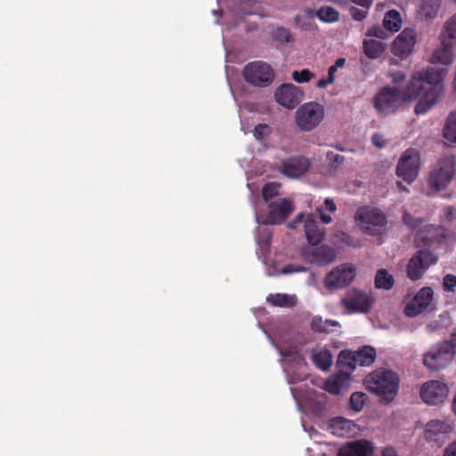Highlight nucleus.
Returning a JSON list of instances; mask_svg holds the SVG:
<instances>
[{
	"label": "nucleus",
	"instance_id": "dca6fc26",
	"mask_svg": "<svg viewBox=\"0 0 456 456\" xmlns=\"http://www.w3.org/2000/svg\"><path fill=\"white\" fill-rule=\"evenodd\" d=\"M448 392V387L445 383L438 380H430L422 385L419 395L425 403L437 405L444 401Z\"/></svg>",
	"mask_w": 456,
	"mask_h": 456
},
{
	"label": "nucleus",
	"instance_id": "20e7f679",
	"mask_svg": "<svg viewBox=\"0 0 456 456\" xmlns=\"http://www.w3.org/2000/svg\"><path fill=\"white\" fill-rule=\"evenodd\" d=\"M456 159L453 155H444L437 159L432 167L428 177V188L438 192L451 183L455 175Z\"/></svg>",
	"mask_w": 456,
	"mask_h": 456
},
{
	"label": "nucleus",
	"instance_id": "412c9836",
	"mask_svg": "<svg viewBox=\"0 0 456 456\" xmlns=\"http://www.w3.org/2000/svg\"><path fill=\"white\" fill-rule=\"evenodd\" d=\"M268 209V216L265 224H281L292 213L293 204L289 200L282 199L281 201L271 203Z\"/></svg>",
	"mask_w": 456,
	"mask_h": 456
},
{
	"label": "nucleus",
	"instance_id": "09e8293b",
	"mask_svg": "<svg viewBox=\"0 0 456 456\" xmlns=\"http://www.w3.org/2000/svg\"><path fill=\"white\" fill-rule=\"evenodd\" d=\"M372 143L378 148H383L386 144L384 136L379 133H376L371 137Z\"/></svg>",
	"mask_w": 456,
	"mask_h": 456
},
{
	"label": "nucleus",
	"instance_id": "e2e57ef3",
	"mask_svg": "<svg viewBox=\"0 0 456 456\" xmlns=\"http://www.w3.org/2000/svg\"><path fill=\"white\" fill-rule=\"evenodd\" d=\"M330 1L338 5H346L348 2V0H330Z\"/></svg>",
	"mask_w": 456,
	"mask_h": 456
},
{
	"label": "nucleus",
	"instance_id": "338daca9",
	"mask_svg": "<svg viewBox=\"0 0 456 456\" xmlns=\"http://www.w3.org/2000/svg\"><path fill=\"white\" fill-rule=\"evenodd\" d=\"M337 70V65H331L329 69H328V73L330 74H333L336 72Z\"/></svg>",
	"mask_w": 456,
	"mask_h": 456
},
{
	"label": "nucleus",
	"instance_id": "1a4fd4ad",
	"mask_svg": "<svg viewBox=\"0 0 456 456\" xmlns=\"http://www.w3.org/2000/svg\"><path fill=\"white\" fill-rule=\"evenodd\" d=\"M355 220L360 228L370 235L380 233L387 224V216L379 209L368 207L357 210Z\"/></svg>",
	"mask_w": 456,
	"mask_h": 456
},
{
	"label": "nucleus",
	"instance_id": "423d86ee",
	"mask_svg": "<svg viewBox=\"0 0 456 456\" xmlns=\"http://www.w3.org/2000/svg\"><path fill=\"white\" fill-rule=\"evenodd\" d=\"M324 114L322 104L315 102L304 103L296 111V124L303 131H312L322 121Z\"/></svg>",
	"mask_w": 456,
	"mask_h": 456
},
{
	"label": "nucleus",
	"instance_id": "58836bf2",
	"mask_svg": "<svg viewBox=\"0 0 456 456\" xmlns=\"http://www.w3.org/2000/svg\"><path fill=\"white\" fill-rule=\"evenodd\" d=\"M279 192V185L275 183H267L264 185L262 189V195L265 201L270 200L278 195Z\"/></svg>",
	"mask_w": 456,
	"mask_h": 456
},
{
	"label": "nucleus",
	"instance_id": "864d4df0",
	"mask_svg": "<svg viewBox=\"0 0 456 456\" xmlns=\"http://www.w3.org/2000/svg\"><path fill=\"white\" fill-rule=\"evenodd\" d=\"M354 4L360 5L362 8L370 9L372 5L373 0H350Z\"/></svg>",
	"mask_w": 456,
	"mask_h": 456
},
{
	"label": "nucleus",
	"instance_id": "603ef678",
	"mask_svg": "<svg viewBox=\"0 0 456 456\" xmlns=\"http://www.w3.org/2000/svg\"><path fill=\"white\" fill-rule=\"evenodd\" d=\"M303 219H304V214L303 213L297 214L295 220H293L288 224V227L290 229H296L297 227V225L300 223H302Z\"/></svg>",
	"mask_w": 456,
	"mask_h": 456
},
{
	"label": "nucleus",
	"instance_id": "c9c22d12",
	"mask_svg": "<svg viewBox=\"0 0 456 456\" xmlns=\"http://www.w3.org/2000/svg\"><path fill=\"white\" fill-rule=\"evenodd\" d=\"M319 20L326 23H334L339 20V12L333 7L323 5L316 12Z\"/></svg>",
	"mask_w": 456,
	"mask_h": 456
},
{
	"label": "nucleus",
	"instance_id": "72a5a7b5",
	"mask_svg": "<svg viewBox=\"0 0 456 456\" xmlns=\"http://www.w3.org/2000/svg\"><path fill=\"white\" fill-rule=\"evenodd\" d=\"M443 135L447 142L456 143V111L448 116L443 129Z\"/></svg>",
	"mask_w": 456,
	"mask_h": 456
},
{
	"label": "nucleus",
	"instance_id": "c756f323",
	"mask_svg": "<svg viewBox=\"0 0 456 456\" xmlns=\"http://www.w3.org/2000/svg\"><path fill=\"white\" fill-rule=\"evenodd\" d=\"M386 50V44L375 39L363 41V53L370 59L379 58Z\"/></svg>",
	"mask_w": 456,
	"mask_h": 456
},
{
	"label": "nucleus",
	"instance_id": "5701e85b",
	"mask_svg": "<svg viewBox=\"0 0 456 456\" xmlns=\"http://www.w3.org/2000/svg\"><path fill=\"white\" fill-rule=\"evenodd\" d=\"M372 444L362 439L347 443L339 449L338 456H372Z\"/></svg>",
	"mask_w": 456,
	"mask_h": 456
},
{
	"label": "nucleus",
	"instance_id": "f704fd0d",
	"mask_svg": "<svg viewBox=\"0 0 456 456\" xmlns=\"http://www.w3.org/2000/svg\"><path fill=\"white\" fill-rule=\"evenodd\" d=\"M267 301L275 306L281 307H289L293 306L296 304V297L294 296H289L287 294H270L267 297Z\"/></svg>",
	"mask_w": 456,
	"mask_h": 456
},
{
	"label": "nucleus",
	"instance_id": "5fc2aeb1",
	"mask_svg": "<svg viewBox=\"0 0 456 456\" xmlns=\"http://www.w3.org/2000/svg\"><path fill=\"white\" fill-rule=\"evenodd\" d=\"M316 210L320 214V218L323 224H328L331 223V221H332L331 216L325 214L323 212L322 208H318Z\"/></svg>",
	"mask_w": 456,
	"mask_h": 456
},
{
	"label": "nucleus",
	"instance_id": "0eeeda50",
	"mask_svg": "<svg viewBox=\"0 0 456 456\" xmlns=\"http://www.w3.org/2000/svg\"><path fill=\"white\" fill-rule=\"evenodd\" d=\"M438 261L437 255L431 249L421 248L416 251L407 265V276L412 281L423 277L428 269Z\"/></svg>",
	"mask_w": 456,
	"mask_h": 456
},
{
	"label": "nucleus",
	"instance_id": "bb28decb",
	"mask_svg": "<svg viewBox=\"0 0 456 456\" xmlns=\"http://www.w3.org/2000/svg\"><path fill=\"white\" fill-rule=\"evenodd\" d=\"M452 61L451 47L448 44L443 43L441 47L436 48L431 57L432 64H442L444 66L450 65Z\"/></svg>",
	"mask_w": 456,
	"mask_h": 456
},
{
	"label": "nucleus",
	"instance_id": "3c124183",
	"mask_svg": "<svg viewBox=\"0 0 456 456\" xmlns=\"http://www.w3.org/2000/svg\"><path fill=\"white\" fill-rule=\"evenodd\" d=\"M325 208L330 212L335 213L337 211V205L332 199L326 198L324 200Z\"/></svg>",
	"mask_w": 456,
	"mask_h": 456
},
{
	"label": "nucleus",
	"instance_id": "aec40b11",
	"mask_svg": "<svg viewBox=\"0 0 456 456\" xmlns=\"http://www.w3.org/2000/svg\"><path fill=\"white\" fill-rule=\"evenodd\" d=\"M434 291L430 287L421 288L414 297L407 304L404 314L408 317H414L427 309L433 300Z\"/></svg>",
	"mask_w": 456,
	"mask_h": 456
},
{
	"label": "nucleus",
	"instance_id": "b1692460",
	"mask_svg": "<svg viewBox=\"0 0 456 456\" xmlns=\"http://www.w3.org/2000/svg\"><path fill=\"white\" fill-rule=\"evenodd\" d=\"M305 234L309 245L320 244L325 236L324 228L320 227L318 222L312 216H308L305 220Z\"/></svg>",
	"mask_w": 456,
	"mask_h": 456
},
{
	"label": "nucleus",
	"instance_id": "393cba45",
	"mask_svg": "<svg viewBox=\"0 0 456 456\" xmlns=\"http://www.w3.org/2000/svg\"><path fill=\"white\" fill-rule=\"evenodd\" d=\"M416 42L417 32L414 28H406L401 31V61L413 52Z\"/></svg>",
	"mask_w": 456,
	"mask_h": 456
},
{
	"label": "nucleus",
	"instance_id": "39448f33",
	"mask_svg": "<svg viewBox=\"0 0 456 456\" xmlns=\"http://www.w3.org/2000/svg\"><path fill=\"white\" fill-rule=\"evenodd\" d=\"M455 352L447 341L444 340L433 345L423 355V363L430 370H440L447 368L454 360Z\"/></svg>",
	"mask_w": 456,
	"mask_h": 456
},
{
	"label": "nucleus",
	"instance_id": "6ab92c4d",
	"mask_svg": "<svg viewBox=\"0 0 456 456\" xmlns=\"http://www.w3.org/2000/svg\"><path fill=\"white\" fill-rule=\"evenodd\" d=\"M384 28L379 25L370 27L366 36L370 37H378L387 39L390 33L399 31V12L396 10L388 11L383 20Z\"/></svg>",
	"mask_w": 456,
	"mask_h": 456
},
{
	"label": "nucleus",
	"instance_id": "473e14b6",
	"mask_svg": "<svg viewBox=\"0 0 456 456\" xmlns=\"http://www.w3.org/2000/svg\"><path fill=\"white\" fill-rule=\"evenodd\" d=\"M451 324V318L448 313L439 314L438 318L426 325L428 333H436L445 330Z\"/></svg>",
	"mask_w": 456,
	"mask_h": 456
},
{
	"label": "nucleus",
	"instance_id": "ddd939ff",
	"mask_svg": "<svg viewBox=\"0 0 456 456\" xmlns=\"http://www.w3.org/2000/svg\"><path fill=\"white\" fill-rule=\"evenodd\" d=\"M420 168V154L416 149H407L401 154V179L411 184L416 180Z\"/></svg>",
	"mask_w": 456,
	"mask_h": 456
},
{
	"label": "nucleus",
	"instance_id": "9d476101",
	"mask_svg": "<svg viewBox=\"0 0 456 456\" xmlns=\"http://www.w3.org/2000/svg\"><path fill=\"white\" fill-rule=\"evenodd\" d=\"M376 359V350L370 346H364L355 353L350 351H342L338 358V366H346L348 370H353L357 364L361 366H370Z\"/></svg>",
	"mask_w": 456,
	"mask_h": 456
},
{
	"label": "nucleus",
	"instance_id": "f03ea898",
	"mask_svg": "<svg viewBox=\"0 0 456 456\" xmlns=\"http://www.w3.org/2000/svg\"><path fill=\"white\" fill-rule=\"evenodd\" d=\"M403 221L411 231L415 232L413 235V243L416 248L437 249L446 244L451 235V232L441 225L424 224L423 218L414 217L411 214L404 212Z\"/></svg>",
	"mask_w": 456,
	"mask_h": 456
},
{
	"label": "nucleus",
	"instance_id": "a211bd4d",
	"mask_svg": "<svg viewBox=\"0 0 456 456\" xmlns=\"http://www.w3.org/2000/svg\"><path fill=\"white\" fill-rule=\"evenodd\" d=\"M399 102V89L385 86L373 99L375 109L379 113L388 114L395 110Z\"/></svg>",
	"mask_w": 456,
	"mask_h": 456
},
{
	"label": "nucleus",
	"instance_id": "a878e982",
	"mask_svg": "<svg viewBox=\"0 0 456 456\" xmlns=\"http://www.w3.org/2000/svg\"><path fill=\"white\" fill-rule=\"evenodd\" d=\"M349 383V375L340 372L334 377L328 379L325 382V389L332 395H339L346 389Z\"/></svg>",
	"mask_w": 456,
	"mask_h": 456
},
{
	"label": "nucleus",
	"instance_id": "4be33fe9",
	"mask_svg": "<svg viewBox=\"0 0 456 456\" xmlns=\"http://www.w3.org/2000/svg\"><path fill=\"white\" fill-rule=\"evenodd\" d=\"M310 162L304 156H297L283 160L281 164L280 171L286 176L297 178L306 173L309 169Z\"/></svg>",
	"mask_w": 456,
	"mask_h": 456
},
{
	"label": "nucleus",
	"instance_id": "69168bd1",
	"mask_svg": "<svg viewBox=\"0 0 456 456\" xmlns=\"http://www.w3.org/2000/svg\"><path fill=\"white\" fill-rule=\"evenodd\" d=\"M328 83L330 85L334 82V75L328 73V77L325 78Z\"/></svg>",
	"mask_w": 456,
	"mask_h": 456
},
{
	"label": "nucleus",
	"instance_id": "bf43d9fd",
	"mask_svg": "<svg viewBox=\"0 0 456 456\" xmlns=\"http://www.w3.org/2000/svg\"><path fill=\"white\" fill-rule=\"evenodd\" d=\"M330 84L328 83V81L325 79V78H322L320 79L318 82H317V86L319 88H325L329 86Z\"/></svg>",
	"mask_w": 456,
	"mask_h": 456
},
{
	"label": "nucleus",
	"instance_id": "4d7b16f0",
	"mask_svg": "<svg viewBox=\"0 0 456 456\" xmlns=\"http://www.w3.org/2000/svg\"><path fill=\"white\" fill-rule=\"evenodd\" d=\"M382 456H397V454L395 448L387 446L383 450Z\"/></svg>",
	"mask_w": 456,
	"mask_h": 456
},
{
	"label": "nucleus",
	"instance_id": "4468645a",
	"mask_svg": "<svg viewBox=\"0 0 456 456\" xmlns=\"http://www.w3.org/2000/svg\"><path fill=\"white\" fill-rule=\"evenodd\" d=\"M301 254L308 262L322 266L330 265L336 259L334 248L325 244L305 246Z\"/></svg>",
	"mask_w": 456,
	"mask_h": 456
},
{
	"label": "nucleus",
	"instance_id": "f8f14e48",
	"mask_svg": "<svg viewBox=\"0 0 456 456\" xmlns=\"http://www.w3.org/2000/svg\"><path fill=\"white\" fill-rule=\"evenodd\" d=\"M373 304L372 297L355 289H349L341 299V305L348 314L368 313Z\"/></svg>",
	"mask_w": 456,
	"mask_h": 456
},
{
	"label": "nucleus",
	"instance_id": "c85d7f7f",
	"mask_svg": "<svg viewBox=\"0 0 456 456\" xmlns=\"http://www.w3.org/2000/svg\"><path fill=\"white\" fill-rule=\"evenodd\" d=\"M311 358L314 365L323 370H328L332 364V355L328 349L313 351Z\"/></svg>",
	"mask_w": 456,
	"mask_h": 456
},
{
	"label": "nucleus",
	"instance_id": "ea45409f",
	"mask_svg": "<svg viewBox=\"0 0 456 456\" xmlns=\"http://www.w3.org/2000/svg\"><path fill=\"white\" fill-rule=\"evenodd\" d=\"M271 133L272 127L266 124L256 125L253 131L254 137L258 141L266 138L271 134Z\"/></svg>",
	"mask_w": 456,
	"mask_h": 456
},
{
	"label": "nucleus",
	"instance_id": "e433bc0d",
	"mask_svg": "<svg viewBox=\"0 0 456 456\" xmlns=\"http://www.w3.org/2000/svg\"><path fill=\"white\" fill-rule=\"evenodd\" d=\"M339 323L334 320H326L322 321V319L319 316H315L312 319L311 322V329L315 332H330V326H338Z\"/></svg>",
	"mask_w": 456,
	"mask_h": 456
},
{
	"label": "nucleus",
	"instance_id": "49530a36",
	"mask_svg": "<svg viewBox=\"0 0 456 456\" xmlns=\"http://www.w3.org/2000/svg\"><path fill=\"white\" fill-rule=\"evenodd\" d=\"M305 271H306V268L302 265L289 264L281 269V273L289 274V273H300V272H305Z\"/></svg>",
	"mask_w": 456,
	"mask_h": 456
},
{
	"label": "nucleus",
	"instance_id": "f3484780",
	"mask_svg": "<svg viewBox=\"0 0 456 456\" xmlns=\"http://www.w3.org/2000/svg\"><path fill=\"white\" fill-rule=\"evenodd\" d=\"M303 97L304 94L299 87L291 83L282 84L274 93L276 102L289 110L298 105L303 100Z\"/></svg>",
	"mask_w": 456,
	"mask_h": 456
},
{
	"label": "nucleus",
	"instance_id": "a19ab883",
	"mask_svg": "<svg viewBox=\"0 0 456 456\" xmlns=\"http://www.w3.org/2000/svg\"><path fill=\"white\" fill-rule=\"evenodd\" d=\"M273 38L280 43H289L292 40V36L288 28L280 27L273 32Z\"/></svg>",
	"mask_w": 456,
	"mask_h": 456
},
{
	"label": "nucleus",
	"instance_id": "8fccbe9b",
	"mask_svg": "<svg viewBox=\"0 0 456 456\" xmlns=\"http://www.w3.org/2000/svg\"><path fill=\"white\" fill-rule=\"evenodd\" d=\"M443 456H456V440L445 448Z\"/></svg>",
	"mask_w": 456,
	"mask_h": 456
},
{
	"label": "nucleus",
	"instance_id": "79ce46f5",
	"mask_svg": "<svg viewBox=\"0 0 456 456\" xmlns=\"http://www.w3.org/2000/svg\"><path fill=\"white\" fill-rule=\"evenodd\" d=\"M444 33L449 39L456 41V13L446 21Z\"/></svg>",
	"mask_w": 456,
	"mask_h": 456
},
{
	"label": "nucleus",
	"instance_id": "37998d69",
	"mask_svg": "<svg viewBox=\"0 0 456 456\" xmlns=\"http://www.w3.org/2000/svg\"><path fill=\"white\" fill-rule=\"evenodd\" d=\"M313 77V73L307 69H304L300 71L295 70L292 72V78L297 83L309 82Z\"/></svg>",
	"mask_w": 456,
	"mask_h": 456
},
{
	"label": "nucleus",
	"instance_id": "13d9d810",
	"mask_svg": "<svg viewBox=\"0 0 456 456\" xmlns=\"http://www.w3.org/2000/svg\"><path fill=\"white\" fill-rule=\"evenodd\" d=\"M452 346V351L456 354V330L452 334L451 338L446 340Z\"/></svg>",
	"mask_w": 456,
	"mask_h": 456
},
{
	"label": "nucleus",
	"instance_id": "2f4dec72",
	"mask_svg": "<svg viewBox=\"0 0 456 456\" xmlns=\"http://www.w3.org/2000/svg\"><path fill=\"white\" fill-rule=\"evenodd\" d=\"M442 0H422L419 13L422 18L434 19L438 13Z\"/></svg>",
	"mask_w": 456,
	"mask_h": 456
},
{
	"label": "nucleus",
	"instance_id": "774afa93",
	"mask_svg": "<svg viewBox=\"0 0 456 456\" xmlns=\"http://www.w3.org/2000/svg\"><path fill=\"white\" fill-rule=\"evenodd\" d=\"M452 407H453L454 413L456 414V395H454V398H453Z\"/></svg>",
	"mask_w": 456,
	"mask_h": 456
},
{
	"label": "nucleus",
	"instance_id": "4c0bfd02",
	"mask_svg": "<svg viewBox=\"0 0 456 456\" xmlns=\"http://www.w3.org/2000/svg\"><path fill=\"white\" fill-rule=\"evenodd\" d=\"M365 395L361 392H354L350 396V407L354 411H361L364 405Z\"/></svg>",
	"mask_w": 456,
	"mask_h": 456
},
{
	"label": "nucleus",
	"instance_id": "680f3d73",
	"mask_svg": "<svg viewBox=\"0 0 456 456\" xmlns=\"http://www.w3.org/2000/svg\"><path fill=\"white\" fill-rule=\"evenodd\" d=\"M346 63V59L345 58H338L337 61H336V63L334 65H337V69L338 67H343Z\"/></svg>",
	"mask_w": 456,
	"mask_h": 456
},
{
	"label": "nucleus",
	"instance_id": "f257e3e1",
	"mask_svg": "<svg viewBox=\"0 0 456 456\" xmlns=\"http://www.w3.org/2000/svg\"><path fill=\"white\" fill-rule=\"evenodd\" d=\"M445 68L431 66L426 70L417 72L411 79L406 89L401 92V100L418 101L414 111L417 115L427 113L438 101L443 90Z\"/></svg>",
	"mask_w": 456,
	"mask_h": 456
},
{
	"label": "nucleus",
	"instance_id": "7ed1b4c3",
	"mask_svg": "<svg viewBox=\"0 0 456 456\" xmlns=\"http://www.w3.org/2000/svg\"><path fill=\"white\" fill-rule=\"evenodd\" d=\"M399 378L395 371L377 369L363 379L365 387L383 403L391 402L397 394Z\"/></svg>",
	"mask_w": 456,
	"mask_h": 456
},
{
	"label": "nucleus",
	"instance_id": "c03bdc74",
	"mask_svg": "<svg viewBox=\"0 0 456 456\" xmlns=\"http://www.w3.org/2000/svg\"><path fill=\"white\" fill-rule=\"evenodd\" d=\"M456 288V276L446 274L443 279V289L444 291L453 292Z\"/></svg>",
	"mask_w": 456,
	"mask_h": 456
},
{
	"label": "nucleus",
	"instance_id": "9b49d317",
	"mask_svg": "<svg viewBox=\"0 0 456 456\" xmlns=\"http://www.w3.org/2000/svg\"><path fill=\"white\" fill-rule=\"evenodd\" d=\"M452 429L453 427L449 421L433 419L428 420L425 425L424 438L428 443L440 447L444 444Z\"/></svg>",
	"mask_w": 456,
	"mask_h": 456
},
{
	"label": "nucleus",
	"instance_id": "0e129e2a",
	"mask_svg": "<svg viewBox=\"0 0 456 456\" xmlns=\"http://www.w3.org/2000/svg\"><path fill=\"white\" fill-rule=\"evenodd\" d=\"M328 83L330 85L334 82V75L328 73V77L325 78Z\"/></svg>",
	"mask_w": 456,
	"mask_h": 456
},
{
	"label": "nucleus",
	"instance_id": "cd10ccee",
	"mask_svg": "<svg viewBox=\"0 0 456 456\" xmlns=\"http://www.w3.org/2000/svg\"><path fill=\"white\" fill-rule=\"evenodd\" d=\"M330 427L334 435L338 436H346L351 433L354 423L349 419L337 417L330 420Z\"/></svg>",
	"mask_w": 456,
	"mask_h": 456
},
{
	"label": "nucleus",
	"instance_id": "6e6d98bb",
	"mask_svg": "<svg viewBox=\"0 0 456 456\" xmlns=\"http://www.w3.org/2000/svg\"><path fill=\"white\" fill-rule=\"evenodd\" d=\"M391 52L395 56H399V36H397L393 42Z\"/></svg>",
	"mask_w": 456,
	"mask_h": 456
},
{
	"label": "nucleus",
	"instance_id": "a18cd8bd",
	"mask_svg": "<svg viewBox=\"0 0 456 456\" xmlns=\"http://www.w3.org/2000/svg\"><path fill=\"white\" fill-rule=\"evenodd\" d=\"M368 11H369V9H364V8L359 9L357 7L352 6L349 9V13L354 20L362 21L367 17Z\"/></svg>",
	"mask_w": 456,
	"mask_h": 456
},
{
	"label": "nucleus",
	"instance_id": "de8ad7c7",
	"mask_svg": "<svg viewBox=\"0 0 456 456\" xmlns=\"http://www.w3.org/2000/svg\"><path fill=\"white\" fill-rule=\"evenodd\" d=\"M456 210L452 206H447L444 208V216L446 221L452 223L455 220Z\"/></svg>",
	"mask_w": 456,
	"mask_h": 456
},
{
	"label": "nucleus",
	"instance_id": "052dcab7",
	"mask_svg": "<svg viewBox=\"0 0 456 456\" xmlns=\"http://www.w3.org/2000/svg\"><path fill=\"white\" fill-rule=\"evenodd\" d=\"M345 160V157L339 154H336L333 158V161L338 164H342Z\"/></svg>",
	"mask_w": 456,
	"mask_h": 456
},
{
	"label": "nucleus",
	"instance_id": "2eb2a0df",
	"mask_svg": "<svg viewBox=\"0 0 456 456\" xmlns=\"http://www.w3.org/2000/svg\"><path fill=\"white\" fill-rule=\"evenodd\" d=\"M355 277V269L343 264L335 267L325 277L324 284L329 289H342L350 284Z\"/></svg>",
	"mask_w": 456,
	"mask_h": 456
},
{
	"label": "nucleus",
	"instance_id": "6e6552de",
	"mask_svg": "<svg viewBox=\"0 0 456 456\" xmlns=\"http://www.w3.org/2000/svg\"><path fill=\"white\" fill-rule=\"evenodd\" d=\"M242 75L247 83L257 87L268 86L274 78L272 67L259 61L248 63L243 68Z\"/></svg>",
	"mask_w": 456,
	"mask_h": 456
},
{
	"label": "nucleus",
	"instance_id": "7c9ffc66",
	"mask_svg": "<svg viewBox=\"0 0 456 456\" xmlns=\"http://www.w3.org/2000/svg\"><path fill=\"white\" fill-rule=\"evenodd\" d=\"M395 284V279L386 269L377 271L374 278V285L378 289L389 290Z\"/></svg>",
	"mask_w": 456,
	"mask_h": 456
}]
</instances>
